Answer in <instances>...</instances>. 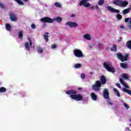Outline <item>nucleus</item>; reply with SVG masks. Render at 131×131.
<instances>
[{
  "mask_svg": "<svg viewBox=\"0 0 131 131\" xmlns=\"http://www.w3.org/2000/svg\"><path fill=\"white\" fill-rule=\"evenodd\" d=\"M16 3H18L19 5H20V6H23L24 5V3L22 2L20 0H14Z\"/></svg>",
  "mask_w": 131,
  "mask_h": 131,
  "instance_id": "27",
  "label": "nucleus"
},
{
  "mask_svg": "<svg viewBox=\"0 0 131 131\" xmlns=\"http://www.w3.org/2000/svg\"><path fill=\"white\" fill-rule=\"evenodd\" d=\"M103 4H104V0H99V2L98 3L99 6H103Z\"/></svg>",
  "mask_w": 131,
  "mask_h": 131,
  "instance_id": "31",
  "label": "nucleus"
},
{
  "mask_svg": "<svg viewBox=\"0 0 131 131\" xmlns=\"http://www.w3.org/2000/svg\"><path fill=\"white\" fill-rule=\"evenodd\" d=\"M90 74H94V73L93 72H90Z\"/></svg>",
  "mask_w": 131,
  "mask_h": 131,
  "instance_id": "52",
  "label": "nucleus"
},
{
  "mask_svg": "<svg viewBox=\"0 0 131 131\" xmlns=\"http://www.w3.org/2000/svg\"><path fill=\"white\" fill-rule=\"evenodd\" d=\"M128 53L125 54V56H123L122 54L120 53H118L117 54V57L118 59H119L121 61V62H124V61H127L128 60Z\"/></svg>",
  "mask_w": 131,
  "mask_h": 131,
  "instance_id": "5",
  "label": "nucleus"
},
{
  "mask_svg": "<svg viewBox=\"0 0 131 131\" xmlns=\"http://www.w3.org/2000/svg\"><path fill=\"white\" fill-rule=\"evenodd\" d=\"M113 4L116 5V6L121 7V8H125L128 5V2L122 0H115L113 2Z\"/></svg>",
  "mask_w": 131,
  "mask_h": 131,
  "instance_id": "3",
  "label": "nucleus"
},
{
  "mask_svg": "<svg viewBox=\"0 0 131 131\" xmlns=\"http://www.w3.org/2000/svg\"><path fill=\"white\" fill-rule=\"evenodd\" d=\"M118 20H120L122 18V17H117Z\"/></svg>",
  "mask_w": 131,
  "mask_h": 131,
  "instance_id": "48",
  "label": "nucleus"
},
{
  "mask_svg": "<svg viewBox=\"0 0 131 131\" xmlns=\"http://www.w3.org/2000/svg\"><path fill=\"white\" fill-rule=\"evenodd\" d=\"M25 47L27 51H30V47L29 46V43H28V42H26L25 43Z\"/></svg>",
  "mask_w": 131,
  "mask_h": 131,
  "instance_id": "19",
  "label": "nucleus"
},
{
  "mask_svg": "<svg viewBox=\"0 0 131 131\" xmlns=\"http://www.w3.org/2000/svg\"><path fill=\"white\" fill-rule=\"evenodd\" d=\"M84 38H85L88 40H91V36L88 34L84 35Z\"/></svg>",
  "mask_w": 131,
  "mask_h": 131,
  "instance_id": "21",
  "label": "nucleus"
},
{
  "mask_svg": "<svg viewBox=\"0 0 131 131\" xmlns=\"http://www.w3.org/2000/svg\"><path fill=\"white\" fill-rule=\"evenodd\" d=\"M90 9H91V10H94V9H95V7H94V6H91V7H90Z\"/></svg>",
  "mask_w": 131,
  "mask_h": 131,
  "instance_id": "47",
  "label": "nucleus"
},
{
  "mask_svg": "<svg viewBox=\"0 0 131 131\" xmlns=\"http://www.w3.org/2000/svg\"><path fill=\"white\" fill-rule=\"evenodd\" d=\"M7 92V89L5 87L0 88V93H6Z\"/></svg>",
  "mask_w": 131,
  "mask_h": 131,
  "instance_id": "23",
  "label": "nucleus"
},
{
  "mask_svg": "<svg viewBox=\"0 0 131 131\" xmlns=\"http://www.w3.org/2000/svg\"><path fill=\"white\" fill-rule=\"evenodd\" d=\"M54 6L57 8H61V4H60L59 3H55Z\"/></svg>",
  "mask_w": 131,
  "mask_h": 131,
  "instance_id": "32",
  "label": "nucleus"
},
{
  "mask_svg": "<svg viewBox=\"0 0 131 131\" xmlns=\"http://www.w3.org/2000/svg\"><path fill=\"white\" fill-rule=\"evenodd\" d=\"M81 64L80 63H76L75 64V68H80Z\"/></svg>",
  "mask_w": 131,
  "mask_h": 131,
  "instance_id": "30",
  "label": "nucleus"
},
{
  "mask_svg": "<svg viewBox=\"0 0 131 131\" xmlns=\"http://www.w3.org/2000/svg\"><path fill=\"white\" fill-rule=\"evenodd\" d=\"M44 39L46 42L49 41V32H46L43 35Z\"/></svg>",
  "mask_w": 131,
  "mask_h": 131,
  "instance_id": "13",
  "label": "nucleus"
},
{
  "mask_svg": "<svg viewBox=\"0 0 131 131\" xmlns=\"http://www.w3.org/2000/svg\"><path fill=\"white\" fill-rule=\"evenodd\" d=\"M6 29L8 30V31H11V29H12V26L9 24H6L5 25Z\"/></svg>",
  "mask_w": 131,
  "mask_h": 131,
  "instance_id": "17",
  "label": "nucleus"
},
{
  "mask_svg": "<svg viewBox=\"0 0 131 131\" xmlns=\"http://www.w3.org/2000/svg\"><path fill=\"white\" fill-rule=\"evenodd\" d=\"M106 9L110 11V12H112V13H117L118 14L119 13V10L117 9H115L114 8L111 7V6H107Z\"/></svg>",
  "mask_w": 131,
  "mask_h": 131,
  "instance_id": "11",
  "label": "nucleus"
},
{
  "mask_svg": "<svg viewBox=\"0 0 131 131\" xmlns=\"http://www.w3.org/2000/svg\"><path fill=\"white\" fill-rule=\"evenodd\" d=\"M74 16H75V14H74L71 15V17H74Z\"/></svg>",
  "mask_w": 131,
  "mask_h": 131,
  "instance_id": "49",
  "label": "nucleus"
},
{
  "mask_svg": "<svg viewBox=\"0 0 131 131\" xmlns=\"http://www.w3.org/2000/svg\"><path fill=\"white\" fill-rule=\"evenodd\" d=\"M24 2H28V0H23Z\"/></svg>",
  "mask_w": 131,
  "mask_h": 131,
  "instance_id": "53",
  "label": "nucleus"
},
{
  "mask_svg": "<svg viewBox=\"0 0 131 131\" xmlns=\"http://www.w3.org/2000/svg\"><path fill=\"white\" fill-rule=\"evenodd\" d=\"M89 0H82V1L80 3L79 5L80 6H83L85 7V8H88V7H90L91 4L88 2Z\"/></svg>",
  "mask_w": 131,
  "mask_h": 131,
  "instance_id": "9",
  "label": "nucleus"
},
{
  "mask_svg": "<svg viewBox=\"0 0 131 131\" xmlns=\"http://www.w3.org/2000/svg\"><path fill=\"white\" fill-rule=\"evenodd\" d=\"M100 78V81H96L94 84L92 85V90L95 92H100L102 84H106L107 82V79H106V77H105L104 75L101 76Z\"/></svg>",
  "mask_w": 131,
  "mask_h": 131,
  "instance_id": "1",
  "label": "nucleus"
},
{
  "mask_svg": "<svg viewBox=\"0 0 131 131\" xmlns=\"http://www.w3.org/2000/svg\"><path fill=\"white\" fill-rule=\"evenodd\" d=\"M122 77L124 79H128V76L125 74H123L122 75Z\"/></svg>",
  "mask_w": 131,
  "mask_h": 131,
  "instance_id": "28",
  "label": "nucleus"
},
{
  "mask_svg": "<svg viewBox=\"0 0 131 131\" xmlns=\"http://www.w3.org/2000/svg\"><path fill=\"white\" fill-rule=\"evenodd\" d=\"M103 96L104 99H109V91L108 89H104L103 90Z\"/></svg>",
  "mask_w": 131,
  "mask_h": 131,
  "instance_id": "10",
  "label": "nucleus"
},
{
  "mask_svg": "<svg viewBox=\"0 0 131 131\" xmlns=\"http://www.w3.org/2000/svg\"><path fill=\"white\" fill-rule=\"evenodd\" d=\"M106 101L108 105H111V106H112V105H113V102L111 101V100H110V99L108 98Z\"/></svg>",
  "mask_w": 131,
  "mask_h": 131,
  "instance_id": "25",
  "label": "nucleus"
},
{
  "mask_svg": "<svg viewBox=\"0 0 131 131\" xmlns=\"http://www.w3.org/2000/svg\"><path fill=\"white\" fill-rule=\"evenodd\" d=\"M9 16L10 17H15V14L12 12H10L9 13Z\"/></svg>",
  "mask_w": 131,
  "mask_h": 131,
  "instance_id": "39",
  "label": "nucleus"
},
{
  "mask_svg": "<svg viewBox=\"0 0 131 131\" xmlns=\"http://www.w3.org/2000/svg\"><path fill=\"white\" fill-rule=\"evenodd\" d=\"M11 21H17V17H10Z\"/></svg>",
  "mask_w": 131,
  "mask_h": 131,
  "instance_id": "33",
  "label": "nucleus"
},
{
  "mask_svg": "<svg viewBox=\"0 0 131 131\" xmlns=\"http://www.w3.org/2000/svg\"><path fill=\"white\" fill-rule=\"evenodd\" d=\"M0 7L2 9H5V5H4V4H3L1 3H0Z\"/></svg>",
  "mask_w": 131,
  "mask_h": 131,
  "instance_id": "40",
  "label": "nucleus"
},
{
  "mask_svg": "<svg viewBox=\"0 0 131 131\" xmlns=\"http://www.w3.org/2000/svg\"><path fill=\"white\" fill-rule=\"evenodd\" d=\"M120 67H121V68H123V69H126V68H128V66H127V64L125 63H121Z\"/></svg>",
  "mask_w": 131,
  "mask_h": 131,
  "instance_id": "15",
  "label": "nucleus"
},
{
  "mask_svg": "<svg viewBox=\"0 0 131 131\" xmlns=\"http://www.w3.org/2000/svg\"><path fill=\"white\" fill-rule=\"evenodd\" d=\"M123 105H124V107H125V108H126V109H129V106H128V105H127V104L124 103Z\"/></svg>",
  "mask_w": 131,
  "mask_h": 131,
  "instance_id": "34",
  "label": "nucleus"
},
{
  "mask_svg": "<svg viewBox=\"0 0 131 131\" xmlns=\"http://www.w3.org/2000/svg\"><path fill=\"white\" fill-rule=\"evenodd\" d=\"M123 91L125 93H126L127 94H128V95H129L130 96H131V90H129L128 89H126L125 88H123Z\"/></svg>",
  "mask_w": 131,
  "mask_h": 131,
  "instance_id": "20",
  "label": "nucleus"
},
{
  "mask_svg": "<svg viewBox=\"0 0 131 131\" xmlns=\"http://www.w3.org/2000/svg\"><path fill=\"white\" fill-rule=\"evenodd\" d=\"M122 40V37H120L119 39H118V41H121Z\"/></svg>",
  "mask_w": 131,
  "mask_h": 131,
  "instance_id": "46",
  "label": "nucleus"
},
{
  "mask_svg": "<svg viewBox=\"0 0 131 131\" xmlns=\"http://www.w3.org/2000/svg\"><path fill=\"white\" fill-rule=\"evenodd\" d=\"M81 78L82 79H84V78H85V75L84 73H82L81 74Z\"/></svg>",
  "mask_w": 131,
  "mask_h": 131,
  "instance_id": "38",
  "label": "nucleus"
},
{
  "mask_svg": "<svg viewBox=\"0 0 131 131\" xmlns=\"http://www.w3.org/2000/svg\"><path fill=\"white\" fill-rule=\"evenodd\" d=\"M31 27L32 28V29H35V28H36V26H35L34 24H32L31 26Z\"/></svg>",
  "mask_w": 131,
  "mask_h": 131,
  "instance_id": "37",
  "label": "nucleus"
},
{
  "mask_svg": "<svg viewBox=\"0 0 131 131\" xmlns=\"http://www.w3.org/2000/svg\"><path fill=\"white\" fill-rule=\"evenodd\" d=\"M126 47L131 50V40H129L126 43Z\"/></svg>",
  "mask_w": 131,
  "mask_h": 131,
  "instance_id": "16",
  "label": "nucleus"
},
{
  "mask_svg": "<svg viewBox=\"0 0 131 131\" xmlns=\"http://www.w3.org/2000/svg\"><path fill=\"white\" fill-rule=\"evenodd\" d=\"M111 51L113 52H117V46L116 45H114V46L111 48Z\"/></svg>",
  "mask_w": 131,
  "mask_h": 131,
  "instance_id": "18",
  "label": "nucleus"
},
{
  "mask_svg": "<svg viewBox=\"0 0 131 131\" xmlns=\"http://www.w3.org/2000/svg\"><path fill=\"white\" fill-rule=\"evenodd\" d=\"M91 97L92 100H93V101H97V99H98V97L97 96L96 94H95V93L94 92L91 93Z\"/></svg>",
  "mask_w": 131,
  "mask_h": 131,
  "instance_id": "12",
  "label": "nucleus"
},
{
  "mask_svg": "<svg viewBox=\"0 0 131 131\" xmlns=\"http://www.w3.org/2000/svg\"><path fill=\"white\" fill-rule=\"evenodd\" d=\"M37 51L39 53H41L43 52V50L42 49V48H41V47H38L37 48Z\"/></svg>",
  "mask_w": 131,
  "mask_h": 131,
  "instance_id": "22",
  "label": "nucleus"
},
{
  "mask_svg": "<svg viewBox=\"0 0 131 131\" xmlns=\"http://www.w3.org/2000/svg\"><path fill=\"white\" fill-rule=\"evenodd\" d=\"M128 21H129V18H126L125 19V22H128Z\"/></svg>",
  "mask_w": 131,
  "mask_h": 131,
  "instance_id": "43",
  "label": "nucleus"
},
{
  "mask_svg": "<svg viewBox=\"0 0 131 131\" xmlns=\"http://www.w3.org/2000/svg\"><path fill=\"white\" fill-rule=\"evenodd\" d=\"M116 85L118 88H119V89H121V86L119 83H117Z\"/></svg>",
  "mask_w": 131,
  "mask_h": 131,
  "instance_id": "41",
  "label": "nucleus"
},
{
  "mask_svg": "<svg viewBox=\"0 0 131 131\" xmlns=\"http://www.w3.org/2000/svg\"><path fill=\"white\" fill-rule=\"evenodd\" d=\"M66 24L68 25L71 28H76L78 26V24L76 22L68 21Z\"/></svg>",
  "mask_w": 131,
  "mask_h": 131,
  "instance_id": "7",
  "label": "nucleus"
},
{
  "mask_svg": "<svg viewBox=\"0 0 131 131\" xmlns=\"http://www.w3.org/2000/svg\"><path fill=\"white\" fill-rule=\"evenodd\" d=\"M55 20H56L57 22L60 23L62 22V18L61 17H56Z\"/></svg>",
  "mask_w": 131,
  "mask_h": 131,
  "instance_id": "29",
  "label": "nucleus"
},
{
  "mask_svg": "<svg viewBox=\"0 0 131 131\" xmlns=\"http://www.w3.org/2000/svg\"><path fill=\"white\" fill-rule=\"evenodd\" d=\"M124 86V88H126V89H128L129 87L126 84H124L123 85Z\"/></svg>",
  "mask_w": 131,
  "mask_h": 131,
  "instance_id": "42",
  "label": "nucleus"
},
{
  "mask_svg": "<svg viewBox=\"0 0 131 131\" xmlns=\"http://www.w3.org/2000/svg\"><path fill=\"white\" fill-rule=\"evenodd\" d=\"M67 95H70V98L75 101H82L83 100V97L80 94H77L76 90H70L66 91Z\"/></svg>",
  "mask_w": 131,
  "mask_h": 131,
  "instance_id": "2",
  "label": "nucleus"
},
{
  "mask_svg": "<svg viewBox=\"0 0 131 131\" xmlns=\"http://www.w3.org/2000/svg\"><path fill=\"white\" fill-rule=\"evenodd\" d=\"M130 12V8L126 9L122 11L123 15H125L126 14H128Z\"/></svg>",
  "mask_w": 131,
  "mask_h": 131,
  "instance_id": "14",
  "label": "nucleus"
},
{
  "mask_svg": "<svg viewBox=\"0 0 131 131\" xmlns=\"http://www.w3.org/2000/svg\"><path fill=\"white\" fill-rule=\"evenodd\" d=\"M56 48H57L56 45L53 44V45H51V49H56Z\"/></svg>",
  "mask_w": 131,
  "mask_h": 131,
  "instance_id": "35",
  "label": "nucleus"
},
{
  "mask_svg": "<svg viewBox=\"0 0 131 131\" xmlns=\"http://www.w3.org/2000/svg\"><path fill=\"white\" fill-rule=\"evenodd\" d=\"M29 42H30V47L32 46V41H31V40H29Z\"/></svg>",
  "mask_w": 131,
  "mask_h": 131,
  "instance_id": "44",
  "label": "nucleus"
},
{
  "mask_svg": "<svg viewBox=\"0 0 131 131\" xmlns=\"http://www.w3.org/2000/svg\"><path fill=\"white\" fill-rule=\"evenodd\" d=\"M40 21L41 22H43L44 23H53V22H54V21L53 20V19L51 18H49V17H43L41 18L40 19Z\"/></svg>",
  "mask_w": 131,
  "mask_h": 131,
  "instance_id": "8",
  "label": "nucleus"
},
{
  "mask_svg": "<svg viewBox=\"0 0 131 131\" xmlns=\"http://www.w3.org/2000/svg\"><path fill=\"white\" fill-rule=\"evenodd\" d=\"M114 92L116 94L117 97H120V93H119V91L116 88H114Z\"/></svg>",
  "mask_w": 131,
  "mask_h": 131,
  "instance_id": "24",
  "label": "nucleus"
},
{
  "mask_svg": "<svg viewBox=\"0 0 131 131\" xmlns=\"http://www.w3.org/2000/svg\"><path fill=\"white\" fill-rule=\"evenodd\" d=\"M117 17H121V15L120 14H117Z\"/></svg>",
  "mask_w": 131,
  "mask_h": 131,
  "instance_id": "50",
  "label": "nucleus"
},
{
  "mask_svg": "<svg viewBox=\"0 0 131 131\" xmlns=\"http://www.w3.org/2000/svg\"><path fill=\"white\" fill-rule=\"evenodd\" d=\"M112 63L111 62H104L103 63V67L108 72H112V73H115V68L114 67H111Z\"/></svg>",
  "mask_w": 131,
  "mask_h": 131,
  "instance_id": "4",
  "label": "nucleus"
},
{
  "mask_svg": "<svg viewBox=\"0 0 131 131\" xmlns=\"http://www.w3.org/2000/svg\"><path fill=\"white\" fill-rule=\"evenodd\" d=\"M18 38L20 39H22L23 38V33H22V32H18Z\"/></svg>",
  "mask_w": 131,
  "mask_h": 131,
  "instance_id": "26",
  "label": "nucleus"
},
{
  "mask_svg": "<svg viewBox=\"0 0 131 131\" xmlns=\"http://www.w3.org/2000/svg\"><path fill=\"white\" fill-rule=\"evenodd\" d=\"M120 82L121 83V84H122L123 85L125 83L124 82V81L123 80V79L120 78Z\"/></svg>",
  "mask_w": 131,
  "mask_h": 131,
  "instance_id": "36",
  "label": "nucleus"
},
{
  "mask_svg": "<svg viewBox=\"0 0 131 131\" xmlns=\"http://www.w3.org/2000/svg\"><path fill=\"white\" fill-rule=\"evenodd\" d=\"M82 90V88H78V90L79 91V90Z\"/></svg>",
  "mask_w": 131,
  "mask_h": 131,
  "instance_id": "51",
  "label": "nucleus"
},
{
  "mask_svg": "<svg viewBox=\"0 0 131 131\" xmlns=\"http://www.w3.org/2000/svg\"><path fill=\"white\" fill-rule=\"evenodd\" d=\"M120 28H122V29H124L125 27H124V26H121Z\"/></svg>",
  "mask_w": 131,
  "mask_h": 131,
  "instance_id": "45",
  "label": "nucleus"
},
{
  "mask_svg": "<svg viewBox=\"0 0 131 131\" xmlns=\"http://www.w3.org/2000/svg\"><path fill=\"white\" fill-rule=\"evenodd\" d=\"M74 55H75V57H77L78 58H82L84 57L82 52L78 49L74 50Z\"/></svg>",
  "mask_w": 131,
  "mask_h": 131,
  "instance_id": "6",
  "label": "nucleus"
}]
</instances>
